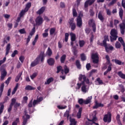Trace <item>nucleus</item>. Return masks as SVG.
I'll list each match as a JSON object with an SVG mask.
<instances>
[{
    "instance_id": "f03ea898",
    "label": "nucleus",
    "mask_w": 125,
    "mask_h": 125,
    "mask_svg": "<svg viewBox=\"0 0 125 125\" xmlns=\"http://www.w3.org/2000/svg\"><path fill=\"white\" fill-rule=\"evenodd\" d=\"M92 99V96L88 97L85 100H83V99H79L78 100V103L80 105H83V104H85V105H87L89 103H91V100Z\"/></svg>"
},
{
    "instance_id": "7c9ffc66",
    "label": "nucleus",
    "mask_w": 125,
    "mask_h": 125,
    "mask_svg": "<svg viewBox=\"0 0 125 125\" xmlns=\"http://www.w3.org/2000/svg\"><path fill=\"white\" fill-rule=\"evenodd\" d=\"M117 75L120 77V78H121V79H124L125 80V74L123 73L122 71H119L117 73Z\"/></svg>"
},
{
    "instance_id": "680f3d73",
    "label": "nucleus",
    "mask_w": 125,
    "mask_h": 125,
    "mask_svg": "<svg viewBox=\"0 0 125 125\" xmlns=\"http://www.w3.org/2000/svg\"><path fill=\"white\" fill-rule=\"evenodd\" d=\"M118 41H119V42H121V44H122V45H124V44H125V42L124 41L123 38L119 37L118 38Z\"/></svg>"
},
{
    "instance_id": "37998d69",
    "label": "nucleus",
    "mask_w": 125,
    "mask_h": 125,
    "mask_svg": "<svg viewBox=\"0 0 125 125\" xmlns=\"http://www.w3.org/2000/svg\"><path fill=\"white\" fill-rule=\"evenodd\" d=\"M26 12H28V11L25 10V9L24 10H22L20 13V16L21 17H23Z\"/></svg>"
},
{
    "instance_id": "4be33fe9",
    "label": "nucleus",
    "mask_w": 125,
    "mask_h": 125,
    "mask_svg": "<svg viewBox=\"0 0 125 125\" xmlns=\"http://www.w3.org/2000/svg\"><path fill=\"white\" fill-rule=\"evenodd\" d=\"M69 122L70 125H77V121L75 118H72L71 117L69 118Z\"/></svg>"
},
{
    "instance_id": "6e6d98bb",
    "label": "nucleus",
    "mask_w": 125,
    "mask_h": 125,
    "mask_svg": "<svg viewBox=\"0 0 125 125\" xmlns=\"http://www.w3.org/2000/svg\"><path fill=\"white\" fill-rule=\"evenodd\" d=\"M72 12H73V17H77V16H78V13H77V11L76 10V9L73 8L72 9Z\"/></svg>"
},
{
    "instance_id": "423d86ee",
    "label": "nucleus",
    "mask_w": 125,
    "mask_h": 125,
    "mask_svg": "<svg viewBox=\"0 0 125 125\" xmlns=\"http://www.w3.org/2000/svg\"><path fill=\"white\" fill-rule=\"evenodd\" d=\"M104 123H111L112 121V114L108 112L107 114H105L103 118Z\"/></svg>"
},
{
    "instance_id": "79ce46f5",
    "label": "nucleus",
    "mask_w": 125,
    "mask_h": 125,
    "mask_svg": "<svg viewBox=\"0 0 125 125\" xmlns=\"http://www.w3.org/2000/svg\"><path fill=\"white\" fill-rule=\"evenodd\" d=\"M114 62L115 64H117V65H124V62H122V61L118 59H115Z\"/></svg>"
},
{
    "instance_id": "58836bf2",
    "label": "nucleus",
    "mask_w": 125,
    "mask_h": 125,
    "mask_svg": "<svg viewBox=\"0 0 125 125\" xmlns=\"http://www.w3.org/2000/svg\"><path fill=\"white\" fill-rule=\"evenodd\" d=\"M19 123H20V120L19 118H17L16 119L15 121L13 122L12 125H17Z\"/></svg>"
},
{
    "instance_id": "cd10ccee",
    "label": "nucleus",
    "mask_w": 125,
    "mask_h": 125,
    "mask_svg": "<svg viewBox=\"0 0 125 125\" xmlns=\"http://www.w3.org/2000/svg\"><path fill=\"white\" fill-rule=\"evenodd\" d=\"M38 57H40V60H41V62H43V61H44V53L41 52Z\"/></svg>"
},
{
    "instance_id": "052dcab7",
    "label": "nucleus",
    "mask_w": 125,
    "mask_h": 125,
    "mask_svg": "<svg viewBox=\"0 0 125 125\" xmlns=\"http://www.w3.org/2000/svg\"><path fill=\"white\" fill-rule=\"evenodd\" d=\"M97 82H98L99 84L102 85L103 84V81L101 80V79H100V78H98L96 79Z\"/></svg>"
},
{
    "instance_id": "5701e85b",
    "label": "nucleus",
    "mask_w": 125,
    "mask_h": 125,
    "mask_svg": "<svg viewBox=\"0 0 125 125\" xmlns=\"http://www.w3.org/2000/svg\"><path fill=\"white\" fill-rule=\"evenodd\" d=\"M10 48H11V46L10 43H8L6 47V53H5V56L8 55V54L9 53V51L10 50Z\"/></svg>"
},
{
    "instance_id": "ea45409f",
    "label": "nucleus",
    "mask_w": 125,
    "mask_h": 125,
    "mask_svg": "<svg viewBox=\"0 0 125 125\" xmlns=\"http://www.w3.org/2000/svg\"><path fill=\"white\" fill-rule=\"evenodd\" d=\"M124 15V10L122 8H121L119 11V16L121 19L123 20V16Z\"/></svg>"
},
{
    "instance_id": "9d476101",
    "label": "nucleus",
    "mask_w": 125,
    "mask_h": 125,
    "mask_svg": "<svg viewBox=\"0 0 125 125\" xmlns=\"http://www.w3.org/2000/svg\"><path fill=\"white\" fill-rule=\"evenodd\" d=\"M105 59L107 61V65H108L107 70L108 72H110V71H112V63H111V62L110 61V57L108 55H106L105 56Z\"/></svg>"
},
{
    "instance_id": "603ef678",
    "label": "nucleus",
    "mask_w": 125,
    "mask_h": 125,
    "mask_svg": "<svg viewBox=\"0 0 125 125\" xmlns=\"http://www.w3.org/2000/svg\"><path fill=\"white\" fill-rule=\"evenodd\" d=\"M73 54L75 56H77L78 54V50L76 48V46H73Z\"/></svg>"
},
{
    "instance_id": "4d7b16f0",
    "label": "nucleus",
    "mask_w": 125,
    "mask_h": 125,
    "mask_svg": "<svg viewBox=\"0 0 125 125\" xmlns=\"http://www.w3.org/2000/svg\"><path fill=\"white\" fill-rule=\"evenodd\" d=\"M17 54H18V51L17 50H15L12 53V54L11 55V57H12L13 58L15 57V56L17 55Z\"/></svg>"
},
{
    "instance_id": "ddd939ff",
    "label": "nucleus",
    "mask_w": 125,
    "mask_h": 125,
    "mask_svg": "<svg viewBox=\"0 0 125 125\" xmlns=\"http://www.w3.org/2000/svg\"><path fill=\"white\" fill-rule=\"evenodd\" d=\"M40 57H37L36 59L31 62L30 64L31 67H35L37 66V65H39L40 63Z\"/></svg>"
},
{
    "instance_id": "4c0bfd02",
    "label": "nucleus",
    "mask_w": 125,
    "mask_h": 125,
    "mask_svg": "<svg viewBox=\"0 0 125 125\" xmlns=\"http://www.w3.org/2000/svg\"><path fill=\"white\" fill-rule=\"evenodd\" d=\"M76 66H77L78 69H81L82 65H81V62L80 60H77L76 61Z\"/></svg>"
},
{
    "instance_id": "dca6fc26",
    "label": "nucleus",
    "mask_w": 125,
    "mask_h": 125,
    "mask_svg": "<svg viewBox=\"0 0 125 125\" xmlns=\"http://www.w3.org/2000/svg\"><path fill=\"white\" fill-rule=\"evenodd\" d=\"M104 47L105 51L107 53H109L110 50H114V47H113V46L111 45V44H107V45L106 46H105Z\"/></svg>"
},
{
    "instance_id": "5fc2aeb1",
    "label": "nucleus",
    "mask_w": 125,
    "mask_h": 125,
    "mask_svg": "<svg viewBox=\"0 0 125 125\" xmlns=\"http://www.w3.org/2000/svg\"><path fill=\"white\" fill-rule=\"evenodd\" d=\"M36 33V27H34L30 32L29 35L32 37Z\"/></svg>"
},
{
    "instance_id": "473e14b6",
    "label": "nucleus",
    "mask_w": 125,
    "mask_h": 125,
    "mask_svg": "<svg viewBox=\"0 0 125 125\" xmlns=\"http://www.w3.org/2000/svg\"><path fill=\"white\" fill-rule=\"evenodd\" d=\"M31 6H32V3L28 2L26 5L25 8H24V9H25L26 11H28L29 9L31 8Z\"/></svg>"
},
{
    "instance_id": "774afa93",
    "label": "nucleus",
    "mask_w": 125,
    "mask_h": 125,
    "mask_svg": "<svg viewBox=\"0 0 125 125\" xmlns=\"http://www.w3.org/2000/svg\"><path fill=\"white\" fill-rule=\"evenodd\" d=\"M90 68H91V65L90 63H88L86 64V69L87 71H89L90 70Z\"/></svg>"
},
{
    "instance_id": "2f4dec72",
    "label": "nucleus",
    "mask_w": 125,
    "mask_h": 125,
    "mask_svg": "<svg viewBox=\"0 0 125 125\" xmlns=\"http://www.w3.org/2000/svg\"><path fill=\"white\" fill-rule=\"evenodd\" d=\"M66 56L65 54L63 55L61 57L60 60L62 64H63V63H65V61L66 60Z\"/></svg>"
},
{
    "instance_id": "49530a36",
    "label": "nucleus",
    "mask_w": 125,
    "mask_h": 125,
    "mask_svg": "<svg viewBox=\"0 0 125 125\" xmlns=\"http://www.w3.org/2000/svg\"><path fill=\"white\" fill-rule=\"evenodd\" d=\"M79 46L80 47H83V45H84L85 42H84V41H79Z\"/></svg>"
},
{
    "instance_id": "0eeeda50",
    "label": "nucleus",
    "mask_w": 125,
    "mask_h": 125,
    "mask_svg": "<svg viewBox=\"0 0 125 125\" xmlns=\"http://www.w3.org/2000/svg\"><path fill=\"white\" fill-rule=\"evenodd\" d=\"M8 100V97L6 96L3 102L0 103V115L2 114V112H3V110L4 109V103L6 102Z\"/></svg>"
},
{
    "instance_id": "c03bdc74",
    "label": "nucleus",
    "mask_w": 125,
    "mask_h": 125,
    "mask_svg": "<svg viewBox=\"0 0 125 125\" xmlns=\"http://www.w3.org/2000/svg\"><path fill=\"white\" fill-rule=\"evenodd\" d=\"M64 74L66 75V74H68L69 72H70V69H69V68H68V66L67 65H65L64 66Z\"/></svg>"
},
{
    "instance_id": "a19ab883",
    "label": "nucleus",
    "mask_w": 125,
    "mask_h": 125,
    "mask_svg": "<svg viewBox=\"0 0 125 125\" xmlns=\"http://www.w3.org/2000/svg\"><path fill=\"white\" fill-rule=\"evenodd\" d=\"M63 116L64 118H67V119H69V117H70V111L69 110H66L64 113Z\"/></svg>"
},
{
    "instance_id": "aec40b11",
    "label": "nucleus",
    "mask_w": 125,
    "mask_h": 125,
    "mask_svg": "<svg viewBox=\"0 0 125 125\" xmlns=\"http://www.w3.org/2000/svg\"><path fill=\"white\" fill-rule=\"evenodd\" d=\"M44 10H45V7L43 6L37 12V14H39V15H41V14H42L43 12H44Z\"/></svg>"
},
{
    "instance_id": "c85d7f7f",
    "label": "nucleus",
    "mask_w": 125,
    "mask_h": 125,
    "mask_svg": "<svg viewBox=\"0 0 125 125\" xmlns=\"http://www.w3.org/2000/svg\"><path fill=\"white\" fill-rule=\"evenodd\" d=\"M86 77V76H85V75H83V74H80L79 75V80L80 82H82V81H83H83H84V82H85Z\"/></svg>"
},
{
    "instance_id": "1a4fd4ad",
    "label": "nucleus",
    "mask_w": 125,
    "mask_h": 125,
    "mask_svg": "<svg viewBox=\"0 0 125 125\" xmlns=\"http://www.w3.org/2000/svg\"><path fill=\"white\" fill-rule=\"evenodd\" d=\"M76 25L78 28H81L83 26V19H82V17L79 15L77 18L76 20Z\"/></svg>"
},
{
    "instance_id": "39448f33",
    "label": "nucleus",
    "mask_w": 125,
    "mask_h": 125,
    "mask_svg": "<svg viewBox=\"0 0 125 125\" xmlns=\"http://www.w3.org/2000/svg\"><path fill=\"white\" fill-rule=\"evenodd\" d=\"M24 115L22 116V125H26V124H28V120L30 119V116L28 114L27 110L24 111Z\"/></svg>"
},
{
    "instance_id": "f3484780",
    "label": "nucleus",
    "mask_w": 125,
    "mask_h": 125,
    "mask_svg": "<svg viewBox=\"0 0 125 125\" xmlns=\"http://www.w3.org/2000/svg\"><path fill=\"white\" fill-rule=\"evenodd\" d=\"M35 22L37 25H42V18L41 16H38L36 18Z\"/></svg>"
},
{
    "instance_id": "c9c22d12",
    "label": "nucleus",
    "mask_w": 125,
    "mask_h": 125,
    "mask_svg": "<svg viewBox=\"0 0 125 125\" xmlns=\"http://www.w3.org/2000/svg\"><path fill=\"white\" fill-rule=\"evenodd\" d=\"M46 54L48 56H51L52 55V50L50 49V47H48L46 51Z\"/></svg>"
},
{
    "instance_id": "393cba45",
    "label": "nucleus",
    "mask_w": 125,
    "mask_h": 125,
    "mask_svg": "<svg viewBox=\"0 0 125 125\" xmlns=\"http://www.w3.org/2000/svg\"><path fill=\"white\" fill-rule=\"evenodd\" d=\"M19 86V83H17L15 88H14L12 92V95H14V94L16 93V91H17V89H18Z\"/></svg>"
},
{
    "instance_id": "3c124183",
    "label": "nucleus",
    "mask_w": 125,
    "mask_h": 125,
    "mask_svg": "<svg viewBox=\"0 0 125 125\" xmlns=\"http://www.w3.org/2000/svg\"><path fill=\"white\" fill-rule=\"evenodd\" d=\"M119 88H120V90L122 93L125 92V86L123 84H119Z\"/></svg>"
},
{
    "instance_id": "b1692460",
    "label": "nucleus",
    "mask_w": 125,
    "mask_h": 125,
    "mask_svg": "<svg viewBox=\"0 0 125 125\" xmlns=\"http://www.w3.org/2000/svg\"><path fill=\"white\" fill-rule=\"evenodd\" d=\"M83 111V107H80L79 109L78 112L77 113V117L78 119H81L82 117V112Z\"/></svg>"
},
{
    "instance_id": "6e6552de",
    "label": "nucleus",
    "mask_w": 125,
    "mask_h": 125,
    "mask_svg": "<svg viewBox=\"0 0 125 125\" xmlns=\"http://www.w3.org/2000/svg\"><path fill=\"white\" fill-rule=\"evenodd\" d=\"M91 59L94 64H98L99 63V57H98L97 54H93L91 56Z\"/></svg>"
},
{
    "instance_id": "8fccbe9b",
    "label": "nucleus",
    "mask_w": 125,
    "mask_h": 125,
    "mask_svg": "<svg viewBox=\"0 0 125 125\" xmlns=\"http://www.w3.org/2000/svg\"><path fill=\"white\" fill-rule=\"evenodd\" d=\"M21 105V104L15 102L14 104V107L17 110V108H18Z\"/></svg>"
},
{
    "instance_id": "864d4df0",
    "label": "nucleus",
    "mask_w": 125,
    "mask_h": 125,
    "mask_svg": "<svg viewBox=\"0 0 125 125\" xmlns=\"http://www.w3.org/2000/svg\"><path fill=\"white\" fill-rule=\"evenodd\" d=\"M115 47L116 48H120L122 47V45L121 44V43H120L119 42H116L115 43Z\"/></svg>"
},
{
    "instance_id": "e433bc0d",
    "label": "nucleus",
    "mask_w": 125,
    "mask_h": 125,
    "mask_svg": "<svg viewBox=\"0 0 125 125\" xmlns=\"http://www.w3.org/2000/svg\"><path fill=\"white\" fill-rule=\"evenodd\" d=\"M38 40H39V34L36 35L35 36L34 40L32 42L33 45H36V43H37V42H38Z\"/></svg>"
},
{
    "instance_id": "c756f323",
    "label": "nucleus",
    "mask_w": 125,
    "mask_h": 125,
    "mask_svg": "<svg viewBox=\"0 0 125 125\" xmlns=\"http://www.w3.org/2000/svg\"><path fill=\"white\" fill-rule=\"evenodd\" d=\"M25 89V90H35V89H36V88L30 85H28L26 86Z\"/></svg>"
},
{
    "instance_id": "72a5a7b5",
    "label": "nucleus",
    "mask_w": 125,
    "mask_h": 125,
    "mask_svg": "<svg viewBox=\"0 0 125 125\" xmlns=\"http://www.w3.org/2000/svg\"><path fill=\"white\" fill-rule=\"evenodd\" d=\"M21 76H22V72H20L15 78L16 83H18V82H19V80H20Z\"/></svg>"
},
{
    "instance_id": "a878e982",
    "label": "nucleus",
    "mask_w": 125,
    "mask_h": 125,
    "mask_svg": "<svg viewBox=\"0 0 125 125\" xmlns=\"http://www.w3.org/2000/svg\"><path fill=\"white\" fill-rule=\"evenodd\" d=\"M54 81V79L52 77H50L47 79L46 82L44 83V84H49L51 83H52Z\"/></svg>"
},
{
    "instance_id": "7ed1b4c3",
    "label": "nucleus",
    "mask_w": 125,
    "mask_h": 125,
    "mask_svg": "<svg viewBox=\"0 0 125 125\" xmlns=\"http://www.w3.org/2000/svg\"><path fill=\"white\" fill-rule=\"evenodd\" d=\"M4 66H5V64H3L0 67V71L1 72L0 81H3V80H4V78H5V77H6V75H7V72L6 71V70L3 68Z\"/></svg>"
},
{
    "instance_id": "6ab92c4d",
    "label": "nucleus",
    "mask_w": 125,
    "mask_h": 125,
    "mask_svg": "<svg viewBox=\"0 0 125 125\" xmlns=\"http://www.w3.org/2000/svg\"><path fill=\"white\" fill-rule=\"evenodd\" d=\"M47 62L49 66H53L55 63V60L52 58H50L47 60Z\"/></svg>"
},
{
    "instance_id": "4468645a",
    "label": "nucleus",
    "mask_w": 125,
    "mask_h": 125,
    "mask_svg": "<svg viewBox=\"0 0 125 125\" xmlns=\"http://www.w3.org/2000/svg\"><path fill=\"white\" fill-rule=\"evenodd\" d=\"M95 0H87L84 2V8H87V7H88V4L89 5H92V4H93L94 2H95Z\"/></svg>"
},
{
    "instance_id": "0e129e2a",
    "label": "nucleus",
    "mask_w": 125,
    "mask_h": 125,
    "mask_svg": "<svg viewBox=\"0 0 125 125\" xmlns=\"http://www.w3.org/2000/svg\"><path fill=\"white\" fill-rule=\"evenodd\" d=\"M62 69V66H58L57 67V74H59V73H60L61 71V70Z\"/></svg>"
},
{
    "instance_id": "9b49d317",
    "label": "nucleus",
    "mask_w": 125,
    "mask_h": 125,
    "mask_svg": "<svg viewBox=\"0 0 125 125\" xmlns=\"http://www.w3.org/2000/svg\"><path fill=\"white\" fill-rule=\"evenodd\" d=\"M93 19L89 20L88 21V24L90 25H91V24H92V28L93 29V32H94V33H95V32H96V24H95V22H93Z\"/></svg>"
},
{
    "instance_id": "13d9d810",
    "label": "nucleus",
    "mask_w": 125,
    "mask_h": 125,
    "mask_svg": "<svg viewBox=\"0 0 125 125\" xmlns=\"http://www.w3.org/2000/svg\"><path fill=\"white\" fill-rule=\"evenodd\" d=\"M116 2H117V0H112V1L108 3V6H111V5L115 4Z\"/></svg>"
},
{
    "instance_id": "338daca9",
    "label": "nucleus",
    "mask_w": 125,
    "mask_h": 125,
    "mask_svg": "<svg viewBox=\"0 0 125 125\" xmlns=\"http://www.w3.org/2000/svg\"><path fill=\"white\" fill-rule=\"evenodd\" d=\"M19 60L21 61V63H23V62H24V60H25V57L24 56H21L19 58Z\"/></svg>"
},
{
    "instance_id": "bf43d9fd",
    "label": "nucleus",
    "mask_w": 125,
    "mask_h": 125,
    "mask_svg": "<svg viewBox=\"0 0 125 125\" xmlns=\"http://www.w3.org/2000/svg\"><path fill=\"white\" fill-rule=\"evenodd\" d=\"M38 76V73L34 72L31 76H30V78L31 80H34L36 77Z\"/></svg>"
},
{
    "instance_id": "2eb2a0df",
    "label": "nucleus",
    "mask_w": 125,
    "mask_h": 125,
    "mask_svg": "<svg viewBox=\"0 0 125 125\" xmlns=\"http://www.w3.org/2000/svg\"><path fill=\"white\" fill-rule=\"evenodd\" d=\"M119 27L120 28V32L121 35H125V23L123 22L119 24Z\"/></svg>"
},
{
    "instance_id": "a18cd8bd",
    "label": "nucleus",
    "mask_w": 125,
    "mask_h": 125,
    "mask_svg": "<svg viewBox=\"0 0 125 125\" xmlns=\"http://www.w3.org/2000/svg\"><path fill=\"white\" fill-rule=\"evenodd\" d=\"M81 58L82 61H85L86 60V56L84 53H83L81 55Z\"/></svg>"
},
{
    "instance_id": "f704fd0d",
    "label": "nucleus",
    "mask_w": 125,
    "mask_h": 125,
    "mask_svg": "<svg viewBox=\"0 0 125 125\" xmlns=\"http://www.w3.org/2000/svg\"><path fill=\"white\" fill-rule=\"evenodd\" d=\"M70 36L71 42H75L76 41V34L75 33H71Z\"/></svg>"
},
{
    "instance_id": "20e7f679",
    "label": "nucleus",
    "mask_w": 125,
    "mask_h": 125,
    "mask_svg": "<svg viewBox=\"0 0 125 125\" xmlns=\"http://www.w3.org/2000/svg\"><path fill=\"white\" fill-rule=\"evenodd\" d=\"M67 24H69L71 31L76 30L77 26L76 25V23H75L74 18L70 19L67 21Z\"/></svg>"
},
{
    "instance_id": "69168bd1",
    "label": "nucleus",
    "mask_w": 125,
    "mask_h": 125,
    "mask_svg": "<svg viewBox=\"0 0 125 125\" xmlns=\"http://www.w3.org/2000/svg\"><path fill=\"white\" fill-rule=\"evenodd\" d=\"M68 39H69V33H66L65 34V38H64V41L66 42H68Z\"/></svg>"
},
{
    "instance_id": "e2e57ef3",
    "label": "nucleus",
    "mask_w": 125,
    "mask_h": 125,
    "mask_svg": "<svg viewBox=\"0 0 125 125\" xmlns=\"http://www.w3.org/2000/svg\"><path fill=\"white\" fill-rule=\"evenodd\" d=\"M90 16H94L95 12L93 11V9H90L89 10Z\"/></svg>"
},
{
    "instance_id": "f257e3e1",
    "label": "nucleus",
    "mask_w": 125,
    "mask_h": 125,
    "mask_svg": "<svg viewBox=\"0 0 125 125\" xmlns=\"http://www.w3.org/2000/svg\"><path fill=\"white\" fill-rule=\"evenodd\" d=\"M110 40L111 42H115V41H117V39H118V30L115 28H113L111 30L110 32Z\"/></svg>"
},
{
    "instance_id": "a211bd4d",
    "label": "nucleus",
    "mask_w": 125,
    "mask_h": 125,
    "mask_svg": "<svg viewBox=\"0 0 125 125\" xmlns=\"http://www.w3.org/2000/svg\"><path fill=\"white\" fill-rule=\"evenodd\" d=\"M95 105L93 106V109H97L99 107H104V104L102 103H99L98 102L96 101L95 102Z\"/></svg>"
},
{
    "instance_id": "09e8293b",
    "label": "nucleus",
    "mask_w": 125,
    "mask_h": 125,
    "mask_svg": "<svg viewBox=\"0 0 125 125\" xmlns=\"http://www.w3.org/2000/svg\"><path fill=\"white\" fill-rule=\"evenodd\" d=\"M56 31V29L55 28H52L50 30V36H52L53 34L55 33V31Z\"/></svg>"
},
{
    "instance_id": "412c9836",
    "label": "nucleus",
    "mask_w": 125,
    "mask_h": 125,
    "mask_svg": "<svg viewBox=\"0 0 125 125\" xmlns=\"http://www.w3.org/2000/svg\"><path fill=\"white\" fill-rule=\"evenodd\" d=\"M98 18L101 21V22H104V17H103V15H102V12L101 11H100L99 12Z\"/></svg>"
},
{
    "instance_id": "bb28decb",
    "label": "nucleus",
    "mask_w": 125,
    "mask_h": 125,
    "mask_svg": "<svg viewBox=\"0 0 125 125\" xmlns=\"http://www.w3.org/2000/svg\"><path fill=\"white\" fill-rule=\"evenodd\" d=\"M116 121H117V124H118L119 125H123V124H122V122L121 121V116L120 114L117 115Z\"/></svg>"
},
{
    "instance_id": "de8ad7c7",
    "label": "nucleus",
    "mask_w": 125,
    "mask_h": 125,
    "mask_svg": "<svg viewBox=\"0 0 125 125\" xmlns=\"http://www.w3.org/2000/svg\"><path fill=\"white\" fill-rule=\"evenodd\" d=\"M81 90L83 92H84V93H86V85L85 84H83L82 86Z\"/></svg>"
},
{
    "instance_id": "f8f14e48",
    "label": "nucleus",
    "mask_w": 125,
    "mask_h": 125,
    "mask_svg": "<svg viewBox=\"0 0 125 125\" xmlns=\"http://www.w3.org/2000/svg\"><path fill=\"white\" fill-rule=\"evenodd\" d=\"M15 102H16V99L12 98L11 99V102L10 103L9 107L7 110L8 113H10L11 112V110H12V107H13V105H14V104H15Z\"/></svg>"
}]
</instances>
